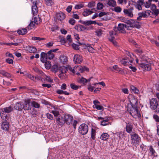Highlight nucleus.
Returning <instances> with one entry per match:
<instances>
[{
	"mask_svg": "<svg viewBox=\"0 0 159 159\" xmlns=\"http://www.w3.org/2000/svg\"><path fill=\"white\" fill-rule=\"evenodd\" d=\"M140 63H139L140 67L144 70L149 71L151 69L150 64L147 61V57L143 56H140Z\"/></svg>",
	"mask_w": 159,
	"mask_h": 159,
	"instance_id": "f257e3e1",
	"label": "nucleus"
},
{
	"mask_svg": "<svg viewBox=\"0 0 159 159\" xmlns=\"http://www.w3.org/2000/svg\"><path fill=\"white\" fill-rule=\"evenodd\" d=\"M128 110L134 118H136L140 116V114L139 112L137 107H131L130 109H128Z\"/></svg>",
	"mask_w": 159,
	"mask_h": 159,
	"instance_id": "f03ea898",
	"label": "nucleus"
},
{
	"mask_svg": "<svg viewBox=\"0 0 159 159\" xmlns=\"http://www.w3.org/2000/svg\"><path fill=\"white\" fill-rule=\"evenodd\" d=\"M131 144L133 145L137 144L141 142V138L139 135L135 133L130 134Z\"/></svg>",
	"mask_w": 159,
	"mask_h": 159,
	"instance_id": "7ed1b4c3",
	"label": "nucleus"
},
{
	"mask_svg": "<svg viewBox=\"0 0 159 159\" xmlns=\"http://www.w3.org/2000/svg\"><path fill=\"white\" fill-rule=\"evenodd\" d=\"M129 26H126L125 24H119L118 27H115L114 30L115 31L118 32L119 33H125L126 32L125 28L128 29Z\"/></svg>",
	"mask_w": 159,
	"mask_h": 159,
	"instance_id": "20e7f679",
	"label": "nucleus"
},
{
	"mask_svg": "<svg viewBox=\"0 0 159 159\" xmlns=\"http://www.w3.org/2000/svg\"><path fill=\"white\" fill-rule=\"evenodd\" d=\"M89 128L88 125L85 124L81 125L79 128V132L80 134L84 135L87 134Z\"/></svg>",
	"mask_w": 159,
	"mask_h": 159,
	"instance_id": "39448f33",
	"label": "nucleus"
},
{
	"mask_svg": "<svg viewBox=\"0 0 159 159\" xmlns=\"http://www.w3.org/2000/svg\"><path fill=\"white\" fill-rule=\"evenodd\" d=\"M150 107L153 110L157 109L158 106V103L157 99L155 98H152L150 100Z\"/></svg>",
	"mask_w": 159,
	"mask_h": 159,
	"instance_id": "423d86ee",
	"label": "nucleus"
},
{
	"mask_svg": "<svg viewBox=\"0 0 159 159\" xmlns=\"http://www.w3.org/2000/svg\"><path fill=\"white\" fill-rule=\"evenodd\" d=\"M56 121L57 125L59 126H62L64 125L65 123L64 116H59L56 118Z\"/></svg>",
	"mask_w": 159,
	"mask_h": 159,
	"instance_id": "0eeeda50",
	"label": "nucleus"
},
{
	"mask_svg": "<svg viewBox=\"0 0 159 159\" xmlns=\"http://www.w3.org/2000/svg\"><path fill=\"white\" fill-rule=\"evenodd\" d=\"M64 118L65 123L66 124L69 125L72 122L73 117L70 115L66 114L64 116Z\"/></svg>",
	"mask_w": 159,
	"mask_h": 159,
	"instance_id": "6e6552de",
	"label": "nucleus"
},
{
	"mask_svg": "<svg viewBox=\"0 0 159 159\" xmlns=\"http://www.w3.org/2000/svg\"><path fill=\"white\" fill-rule=\"evenodd\" d=\"M83 60L82 56L79 54L75 55L74 57V61L77 64H80Z\"/></svg>",
	"mask_w": 159,
	"mask_h": 159,
	"instance_id": "1a4fd4ad",
	"label": "nucleus"
},
{
	"mask_svg": "<svg viewBox=\"0 0 159 159\" xmlns=\"http://www.w3.org/2000/svg\"><path fill=\"white\" fill-rule=\"evenodd\" d=\"M149 11H143L142 12H140L138 14V17L137 18V20H142V18H146L148 16L147 15V13H149Z\"/></svg>",
	"mask_w": 159,
	"mask_h": 159,
	"instance_id": "9d476101",
	"label": "nucleus"
},
{
	"mask_svg": "<svg viewBox=\"0 0 159 159\" xmlns=\"http://www.w3.org/2000/svg\"><path fill=\"white\" fill-rule=\"evenodd\" d=\"M133 2H134V1H133ZM134 2L135 3V7L136 8L139 10H141L142 9V5H143L144 2L134 0Z\"/></svg>",
	"mask_w": 159,
	"mask_h": 159,
	"instance_id": "9b49d317",
	"label": "nucleus"
},
{
	"mask_svg": "<svg viewBox=\"0 0 159 159\" xmlns=\"http://www.w3.org/2000/svg\"><path fill=\"white\" fill-rule=\"evenodd\" d=\"M14 108L17 110H21L24 109V104L22 102H20L16 103L14 106Z\"/></svg>",
	"mask_w": 159,
	"mask_h": 159,
	"instance_id": "f8f14e48",
	"label": "nucleus"
},
{
	"mask_svg": "<svg viewBox=\"0 0 159 159\" xmlns=\"http://www.w3.org/2000/svg\"><path fill=\"white\" fill-rule=\"evenodd\" d=\"M130 102L131 107H137V105L138 103V100L134 97L131 96L130 100Z\"/></svg>",
	"mask_w": 159,
	"mask_h": 159,
	"instance_id": "ddd939ff",
	"label": "nucleus"
},
{
	"mask_svg": "<svg viewBox=\"0 0 159 159\" xmlns=\"http://www.w3.org/2000/svg\"><path fill=\"white\" fill-rule=\"evenodd\" d=\"M133 10V9L132 8L128 9H124V12L125 14L127 15L129 17H132L133 16L132 12V11Z\"/></svg>",
	"mask_w": 159,
	"mask_h": 159,
	"instance_id": "4468645a",
	"label": "nucleus"
},
{
	"mask_svg": "<svg viewBox=\"0 0 159 159\" xmlns=\"http://www.w3.org/2000/svg\"><path fill=\"white\" fill-rule=\"evenodd\" d=\"M126 124L125 129L126 132L128 133H130L131 132L133 129V125L129 122L128 123L126 122Z\"/></svg>",
	"mask_w": 159,
	"mask_h": 159,
	"instance_id": "2eb2a0df",
	"label": "nucleus"
},
{
	"mask_svg": "<svg viewBox=\"0 0 159 159\" xmlns=\"http://www.w3.org/2000/svg\"><path fill=\"white\" fill-rule=\"evenodd\" d=\"M57 19L61 21L63 20L65 18V15L62 12L57 13L56 14Z\"/></svg>",
	"mask_w": 159,
	"mask_h": 159,
	"instance_id": "dca6fc26",
	"label": "nucleus"
},
{
	"mask_svg": "<svg viewBox=\"0 0 159 159\" xmlns=\"http://www.w3.org/2000/svg\"><path fill=\"white\" fill-rule=\"evenodd\" d=\"M41 61L43 62H45L48 59L47 54L44 52H42L41 54Z\"/></svg>",
	"mask_w": 159,
	"mask_h": 159,
	"instance_id": "f3484780",
	"label": "nucleus"
},
{
	"mask_svg": "<svg viewBox=\"0 0 159 159\" xmlns=\"http://www.w3.org/2000/svg\"><path fill=\"white\" fill-rule=\"evenodd\" d=\"M94 9V8L91 9V10H90L89 9H84V12L83 13V15L84 16H87L89 15H90L93 13L92 10Z\"/></svg>",
	"mask_w": 159,
	"mask_h": 159,
	"instance_id": "a211bd4d",
	"label": "nucleus"
},
{
	"mask_svg": "<svg viewBox=\"0 0 159 159\" xmlns=\"http://www.w3.org/2000/svg\"><path fill=\"white\" fill-rule=\"evenodd\" d=\"M106 4L112 7H115L116 5V2L115 0H108Z\"/></svg>",
	"mask_w": 159,
	"mask_h": 159,
	"instance_id": "6ab92c4d",
	"label": "nucleus"
},
{
	"mask_svg": "<svg viewBox=\"0 0 159 159\" xmlns=\"http://www.w3.org/2000/svg\"><path fill=\"white\" fill-rule=\"evenodd\" d=\"M60 62L63 64L66 63L68 61V58L66 56L61 55L59 58Z\"/></svg>",
	"mask_w": 159,
	"mask_h": 159,
	"instance_id": "aec40b11",
	"label": "nucleus"
},
{
	"mask_svg": "<svg viewBox=\"0 0 159 159\" xmlns=\"http://www.w3.org/2000/svg\"><path fill=\"white\" fill-rule=\"evenodd\" d=\"M1 128L4 130H7L9 128V124L7 122H3L1 125Z\"/></svg>",
	"mask_w": 159,
	"mask_h": 159,
	"instance_id": "412c9836",
	"label": "nucleus"
},
{
	"mask_svg": "<svg viewBox=\"0 0 159 159\" xmlns=\"http://www.w3.org/2000/svg\"><path fill=\"white\" fill-rule=\"evenodd\" d=\"M0 74L3 76L7 78H10L11 76V75L10 73L7 72L4 70H0Z\"/></svg>",
	"mask_w": 159,
	"mask_h": 159,
	"instance_id": "4be33fe9",
	"label": "nucleus"
},
{
	"mask_svg": "<svg viewBox=\"0 0 159 159\" xmlns=\"http://www.w3.org/2000/svg\"><path fill=\"white\" fill-rule=\"evenodd\" d=\"M109 69L112 71H116V72H120V71H122L120 68H119L116 65H114L113 67H110Z\"/></svg>",
	"mask_w": 159,
	"mask_h": 159,
	"instance_id": "5701e85b",
	"label": "nucleus"
},
{
	"mask_svg": "<svg viewBox=\"0 0 159 159\" xmlns=\"http://www.w3.org/2000/svg\"><path fill=\"white\" fill-rule=\"evenodd\" d=\"M37 5H33L32 7L33 14L34 16L37 15L38 13V10Z\"/></svg>",
	"mask_w": 159,
	"mask_h": 159,
	"instance_id": "b1692460",
	"label": "nucleus"
},
{
	"mask_svg": "<svg viewBox=\"0 0 159 159\" xmlns=\"http://www.w3.org/2000/svg\"><path fill=\"white\" fill-rule=\"evenodd\" d=\"M96 131V128H92L91 131V138L93 140H94L95 139Z\"/></svg>",
	"mask_w": 159,
	"mask_h": 159,
	"instance_id": "393cba45",
	"label": "nucleus"
},
{
	"mask_svg": "<svg viewBox=\"0 0 159 159\" xmlns=\"http://www.w3.org/2000/svg\"><path fill=\"white\" fill-rule=\"evenodd\" d=\"M95 22V21L88 20L87 21H81V23L85 25H89L93 24Z\"/></svg>",
	"mask_w": 159,
	"mask_h": 159,
	"instance_id": "a878e982",
	"label": "nucleus"
},
{
	"mask_svg": "<svg viewBox=\"0 0 159 159\" xmlns=\"http://www.w3.org/2000/svg\"><path fill=\"white\" fill-rule=\"evenodd\" d=\"M124 58L126 64L129 63H132L133 61H134V59L131 56H130V58L128 57H125Z\"/></svg>",
	"mask_w": 159,
	"mask_h": 159,
	"instance_id": "bb28decb",
	"label": "nucleus"
},
{
	"mask_svg": "<svg viewBox=\"0 0 159 159\" xmlns=\"http://www.w3.org/2000/svg\"><path fill=\"white\" fill-rule=\"evenodd\" d=\"M109 136L107 133H104L102 134L100 139L103 140H106L109 138Z\"/></svg>",
	"mask_w": 159,
	"mask_h": 159,
	"instance_id": "cd10ccee",
	"label": "nucleus"
},
{
	"mask_svg": "<svg viewBox=\"0 0 159 159\" xmlns=\"http://www.w3.org/2000/svg\"><path fill=\"white\" fill-rule=\"evenodd\" d=\"M75 28L79 31H84L86 29L85 27L82 25H79L78 26H76L75 27Z\"/></svg>",
	"mask_w": 159,
	"mask_h": 159,
	"instance_id": "c85d7f7f",
	"label": "nucleus"
},
{
	"mask_svg": "<svg viewBox=\"0 0 159 159\" xmlns=\"http://www.w3.org/2000/svg\"><path fill=\"white\" fill-rule=\"evenodd\" d=\"M27 50L30 53H34L37 50L36 48L32 47H27Z\"/></svg>",
	"mask_w": 159,
	"mask_h": 159,
	"instance_id": "c756f323",
	"label": "nucleus"
},
{
	"mask_svg": "<svg viewBox=\"0 0 159 159\" xmlns=\"http://www.w3.org/2000/svg\"><path fill=\"white\" fill-rule=\"evenodd\" d=\"M3 109L7 113H9L13 111V108L11 106H10L5 107Z\"/></svg>",
	"mask_w": 159,
	"mask_h": 159,
	"instance_id": "7c9ffc66",
	"label": "nucleus"
},
{
	"mask_svg": "<svg viewBox=\"0 0 159 159\" xmlns=\"http://www.w3.org/2000/svg\"><path fill=\"white\" fill-rule=\"evenodd\" d=\"M33 19L34 23H35L36 25L40 23L41 22V19L39 16L34 17Z\"/></svg>",
	"mask_w": 159,
	"mask_h": 159,
	"instance_id": "2f4dec72",
	"label": "nucleus"
},
{
	"mask_svg": "<svg viewBox=\"0 0 159 159\" xmlns=\"http://www.w3.org/2000/svg\"><path fill=\"white\" fill-rule=\"evenodd\" d=\"M59 70L62 73H65L67 71V67L62 66L60 67Z\"/></svg>",
	"mask_w": 159,
	"mask_h": 159,
	"instance_id": "473e14b6",
	"label": "nucleus"
},
{
	"mask_svg": "<svg viewBox=\"0 0 159 159\" xmlns=\"http://www.w3.org/2000/svg\"><path fill=\"white\" fill-rule=\"evenodd\" d=\"M17 33L19 35H23L27 33V30L26 29H22L17 31Z\"/></svg>",
	"mask_w": 159,
	"mask_h": 159,
	"instance_id": "72a5a7b5",
	"label": "nucleus"
},
{
	"mask_svg": "<svg viewBox=\"0 0 159 159\" xmlns=\"http://www.w3.org/2000/svg\"><path fill=\"white\" fill-rule=\"evenodd\" d=\"M87 80L85 78L82 77L81 78H79L78 79V82L80 83L84 84L87 83Z\"/></svg>",
	"mask_w": 159,
	"mask_h": 159,
	"instance_id": "f704fd0d",
	"label": "nucleus"
},
{
	"mask_svg": "<svg viewBox=\"0 0 159 159\" xmlns=\"http://www.w3.org/2000/svg\"><path fill=\"white\" fill-rule=\"evenodd\" d=\"M109 119L108 118H105L104 120L101 121V125L102 126H105L109 124L108 120Z\"/></svg>",
	"mask_w": 159,
	"mask_h": 159,
	"instance_id": "c9c22d12",
	"label": "nucleus"
},
{
	"mask_svg": "<svg viewBox=\"0 0 159 159\" xmlns=\"http://www.w3.org/2000/svg\"><path fill=\"white\" fill-rule=\"evenodd\" d=\"M135 27L136 28L139 29L140 27V25L139 24V22L136 21H135L134 20V22L133 23V25H132L131 27Z\"/></svg>",
	"mask_w": 159,
	"mask_h": 159,
	"instance_id": "e433bc0d",
	"label": "nucleus"
},
{
	"mask_svg": "<svg viewBox=\"0 0 159 159\" xmlns=\"http://www.w3.org/2000/svg\"><path fill=\"white\" fill-rule=\"evenodd\" d=\"M24 108L25 110H29L30 108V103L29 102H25V105H24Z\"/></svg>",
	"mask_w": 159,
	"mask_h": 159,
	"instance_id": "4c0bfd02",
	"label": "nucleus"
},
{
	"mask_svg": "<svg viewBox=\"0 0 159 159\" xmlns=\"http://www.w3.org/2000/svg\"><path fill=\"white\" fill-rule=\"evenodd\" d=\"M112 10L117 13L120 12L122 10L121 8L119 6H117L115 7L114 8L112 9Z\"/></svg>",
	"mask_w": 159,
	"mask_h": 159,
	"instance_id": "58836bf2",
	"label": "nucleus"
},
{
	"mask_svg": "<svg viewBox=\"0 0 159 159\" xmlns=\"http://www.w3.org/2000/svg\"><path fill=\"white\" fill-rule=\"evenodd\" d=\"M45 63V67L46 68L49 69L51 66V64L50 61H47V60L44 62Z\"/></svg>",
	"mask_w": 159,
	"mask_h": 159,
	"instance_id": "ea45409f",
	"label": "nucleus"
},
{
	"mask_svg": "<svg viewBox=\"0 0 159 159\" xmlns=\"http://www.w3.org/2000/svg\"><path fill=\"white\" fill-rule=\"evenodd\" d=\"M35 24V23H34L33 19H32L29 25L28 26V29L30 30L32 29L34 27Z\"/></svg>",
	"mask_w": 159,
	"mask_h": 159,
	"instance_id": "a19ab883",
	"label": "nucleus"
},
{
	"mask_svg": "<svg viewBox=\"0 0 159 159\" xmlns=\"http://www.w3.org/2000/svg\"><path fill=\"white\" fill-rule=\"evenodd\" d=\"M93 107L94 108H96L98 110H103L104 109L103 107L101 105H93Z\"/></svg>",
	"mask_w": 159,
	"mask_h": 159,
	"instance_id": "79ce46f5",
	"label": "nucleus"
},
{
	"mask_svg": "<svg viewBox=\"0 0 159 159\" xmlns=\"http://www.w3.org/2000/svg\"><path fill=\"white\" fill-rule=\"evenodd\" d=\"M28 77L31 80H34V81H36L37 79H38V80H40V79H39L38 77H35V78H34V76L33 75L30 74L28 75Z\"/></svg>",
	"mask_w": 159,
	"mask_h": 159,
	"instance_id": "37998d69",
	"label": "nucleus"
},
{
	"mask_svg": "<svg viewBox=\"0 0 159 159\" xmlns=\"http://www.w3.org/2000/svg\"><path fill=\"white\" fill-rule=\"evenodd\" d=\"M33 106L36 108H39L40 107V105L38 102L33 101L32 102Z\"/></svg>",
	"mask_w": 159,
	"mask_h": 159,
	"instance_id": "c03bdc74",
	"label": "nucleus"
},
{
	"mask_svg": "<svg viewBox=\"0 0 159 159\" xmlns=\"http://www.w3.org/2000/svg\"><path fill=\"white\" fill-rule=\"evenodd\" d=\"M52 113L54 115V116L56 117V118L58 116H59L60 115L59 112L57 111H52Z\"/></svg>",
	"mask_w": 159,
	"mask_h": 159,
	"instance_id": "a18cd8bd",
	"label": "nucleus"
},
{
	"mask_svg": "<svg viewBox=\"0 0 159 159\" xmlns=\"http://www.w3.org/2000/svg\"><path fill=\"white\" fill-rule=\"evenodd\" d=\"M134 20H133L132 19H130V20L128 19V20H127V22L126 23L129 25V27H131L132 25H133V23H134Z\"/></svg>",
	"mask_w": 159,
	"mask_h": 159,
	"instance_id": "49530a36",
	"label": "nucleus"
},
{
	"mask_svg": "<svg viewBox=\"0 0 159 159\" xmlns=\"http://www.w3.org/2000/svg\"><path fill=\"white\" fill-rule=\"evenodd\" d=\"M103 7V5L102 3L98 2L97 4V9L98 10H101Z\"/></svg>",
	"mask_w": 159,
	"mask_h": 159,
	"instance_id": "de8ad7c7",
	"label": "nucleus"
},
{
	"mask_svg": "<svg viewBox=\"0 0 159 159\" xmlns=\"http://www.w3.org/2000/svg\"><path fill=\"white\" fill-rule=\"evenodd\" d=\"M76 66H75L73 68H72L71 66H68L67 67V71L69 70L73 73H74L75 72V70H76Z\"/></svg>",
	"mask_w": 159,
	"mask_h": 159,
	"instance_id": "09e8293b",
	"label": "nucleus"
},
{
	"mask_svg": "<svg viewBox=\"0 0 159 159\" xmlns=\"http://www.w3.org/2000/svg\"><path fill=\"white\" fill-rule=\"evenodd\" d=\"M84 5L83 4H77L75 6V9H79L84 7Z\"/></svg>",
	"mask_w": 159,
	"mask_h": 159,
	"instance_id": "8fccbe9b",
	"label": "nucleus"
},
{
	"mask_svg": "<svg viewBox=\"0 0 159 159\" xmlns=\"http://www.w3.org/2000/svg\"><path fill=\"white\" fill-rule=\"evenodd\" d=\"M46 5L48 6H50L52 5L53 2V0H45Z\"/></svg>",
	"mask_w": 159,
	"mask_h": 159,
	"instance_id": "3c124183",
	"label": "nucleus"
},
{
	"mask_svg": "<svg viewBox=\"0 0 159 159\" xmlns=\"http://www.w3.org/2000/svg\"><path fill=\"white\" fill-rule=\"evenodd\" d=\"M53 71L56 72L58 70V67L57 64H54L52 66Z\"/></svg>",
	"mask_w": 159,
	"mask_h": 159,
	"instance_id": "603ef678",
	"label": "nucleus"
},
{
	"mask_svg": "<svg viewBox=\"0 0 159 159\" xmlns=\"http://www.w3.org/2000/svg\"><path fill=\"white\" fill-rule=\"evenodd\" d=\"M87 49L88 51L90 52L93 53L94 52L95 50L91 46L87 47Z\"/></svg>",
	"mask_w": 159,
	"mask_h": 159,
	"instance_id": "864d4df0",
	"label": "nucleus"
},
{
	"mask_svg": "<svg viewBox=\"0 0 159 159\" xmlns=\"http://www.w3.org/2000/svg\"><path fill=\"white\" fill-rule=\"evenodd\" d=\"M70 86L71 89L75 90H77L79 88V86L75 85L74 84H70Z\"/></svg>",
	"mask_w": 159,
	"mask_h": 159,
	"instance_id": "5fc2aeb1",
	"label": "nucleus"
},
{
	"mask_svg": "<svg viewBox=\"0 0 159 159\" xmlns=\"http://www.w3.org/2000/svg\"><path fill=\"white\" fill-rule=\"evenodd\" d=\"M96 35L98 36H101L102 34V31L101 30L99 29L97 30L95 32Z\"/></svg>",
	"mask_w": 159,
	"mask_h": 159,
	"instance_id": "6e6d98bb",
	"label": "nucleus"
},
{
	"mask_svg": "<svg viewBox=\"0 0 159 159\" xmlns=\"http://www.w3.org/2000/svg\"><path fill=\"white\" fill-rule=\"evenodd\" d=\"M0 110L1 111L0 114L1 117V118H3V117H4L5 115L7 114V113L6 112H5V111L3 110V109L1 110Z\"/></svg>",
	"mask_w": 159,
	"mask_h": 159,
	"instance_id": "4d7b16f0",
	"label": "nucleus"
},
{
	"mask_svg": "<svg viewBox=\"0 0 159 159\" xmlns=\"http://www.w3.org/2000/svg\"><path fill=\"white\" fill-rule=\"evenodd\" d=\"M47 54L48 58L49 59H52L54 57V54L52 52L49 54L48 53V52Z\"/></svg>",
	"mask_w": 159,
	"mask_h": 159,
	"instance_id": "13d9d810",
	"label": "nucleus"
},
{
	"mask_svg": "<svg viewBox=\"0 0 159 159\" xmlns=\"http://www.w3.org/2000/svg\"><path fill=\"white\" fill-rule=\"evenodd\" d=\"M76 71H77V70H78L80 72H82L83 71V67L82 66H76Z\"/></svg>",
	"mask_w": 159,
	"mask_h": 159,
	"instance_id": "bf43d9fd",
	"label": "nucleus"
},
{
	"mask_svg": "<svg viewBox=\"0 0 159 159\" xmlns=\"http://www.w3.org/2000/svg\"><path fill=\"white\" fill-rule=\"evenodd\" d=\"M95 2H89L88 5V7L89 8L93 7L95 6Z\"/></svg>",
	"mask_w": 159,
	"mask_h": 159,
	"instance_id": "052dcab7",
	"label": "nucleus"
},
{
	"mask_svg": "<svg viewBox=\"0 0 159 159\" xmlns=\"http://www.w3.org/2000/svg\"><path fill=\"white\" fill-rule=\"evenodd\" d=\"M46 116L47 118L50 120H52L53 119V117L52 115L50 114L47 113L46 114Z\"/></svg>",
	"mask_w": 159,
	"mask_h": 159,
	"instance_id": "680f3d73",
	"label": "nucleus"
},
{
	"mask_svg": "<svg viewBox=\"0 0 159 159\" xmlns=\"http://www.w3.org/2000/svg\"><path fill=\"white\" fill-rule=\"evenodd\" d=\"M72 12L73 13L72 16L73 18L76 19H78L79 18V16L77 14L75 13V12Z\"/></svg>",
	"mask_w": 159,
	"mask_h": 159,
	"instance_id": "e2e57ef3",
	"label": "nucleus"
},
{
	"mask_svg": "<svg viewBox=\"0 0 159 159\" xmlns=\"http://www.w3.org/2000/svg\"><path fill=\"white\" fill-rule=\"evenodd\" d=\"M32 39L34 40H38L39 41L44 40L45 39L44 38H40V37H34L32 38Z\"/></svg>",
	"mask_w": 159,
	"mask_h": 159,
	"instance_id": "0e129e2a",
	"label": "nucleus"
},
{
	"mask_svg": "<svg viewBox=\"0 0 159 159\" xmlns=\"http://www.w3.org/2000/svg\"><path fill=\"white\" fill-rule=\"evenodd\" d=\"M1 118L3 120H4L5 121V122H7L9 118V115L7 114L5 115L4 117H3V118Z\"/></svg>",
	"mask_w": 159,
	"mask_h": 159,
	"instance_id": "69168bd1",
	"label": "nucleus"
},
{
	"mask_svg": "<svg viewBox=\"0 0 159 159\" xmlns=\"http://www.w3.org/2000/svg\"><path fill=\"white\" fill-rule=\"evenodd\" d=\"M152 13L156 16H157L159 15V9H156V10H154Z\"/></svg>",
	"mask_w": 159,
	"mask_h": 159,
	"instance_id": "338daca9",
	"label": "nucleus"
},
{
	"mask_svg": "<svg viewBox=\"0 0 159 159\" xmlns=\"http://www.w3.org/2000/svg\"><path fill=\"white\" fill-rule=\"evenodd\" d=\"M72 5L68 6L66 9L67 11L69 13H70L72 10Z\"/></svg>",
	"mask_w": 159,
	"mask_h": 159,
	"instance_id": "774afa93",
	"label": "nucleus"
}]
</instances>
